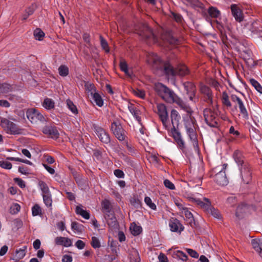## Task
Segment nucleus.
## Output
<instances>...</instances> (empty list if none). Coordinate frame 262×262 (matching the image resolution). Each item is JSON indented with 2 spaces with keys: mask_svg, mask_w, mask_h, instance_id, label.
<instances>
[{
  "mask_svg": "<svg viewBox=\"0 0 262 262\" xmlns=\"http://www.w3.org/2000/svg\"><path fill=\"white\" fill-rule=\"evenodd\" d=\"M180 119L181 116L178 112L176 110H172L170 113V119L172 127H178Z\"/></svg>",
  "mask_w": 262,
  "mask_h": 262,
  "instance_id": "obj_24",
  "label": "nucleus"
},
{
  "mask_svg": "<svg viewBox=\"0 0 262 262\" xmlns=\"http://www.w3.org/2000/svg\"><path fill=\"white\" fill-rule=\"evenodd\" d=\"M231 101L236 104L235 107H238L242 117L245 120L249 119V114L242 100L237 96L232 94L230 96Z\"/></svg>",
  "mask_w": 262,
  "mask_h": 262,
  "instance_id": "obj_11",
  "label": "nucleus"
},
{
  "mask_svg": "<svg viewBox=\"0 0 262 262\" xmlns=\"http://www.w3.org/2000/svg\"><path fill=\"white\" fill-rule=\"evenodd\" d=\"M82 38L89 47L92 46V44L91 43L90 35L89 34L84 33L82 35Z\"/></svg>",
  "mask_w": 262,
  "mask_h": 262,
  "instance_id": "obj_60",
  "label": "nucleus"
},
{
  "mask_svg": "<svg viewBox=\"0 0 262 262\" xmlns=\"http://www.w3.org/2000/svg\"><path fill=\"white\" fill-rule=\"evenodd\" d=\"M34 36L36 39L38 40H41L45 36L44 32L41 31L40 29H36L34 32Z\"/></svg>",
  "mask_w": 262,
  "mask_h": 262,
  "instance_id": "obj_48",
  "label": "nucleus"
},
{
  "mask_svg": "<svg viewBox=\"0 0 262 262\" xmlns=\"http://www.w3.org/2000/svg\"><path fill=\"white\" fill-rule=\"evenodd\" d=\"M250 82L257 92L262 94V86L256 80L251 79Z\"/></svg>",
  "mask_w": 262,
  "mask_h": 262,
  "instance_id": "obj_51",
  "label": "nucleus"
},
{
  "mask_svg": "<svg viewBox=\"0 0 262 262\" xmlns=\"http://www.w3.org/2000/svg\"><path fill=\"white\" fill-rule=\"evenodd\" d=\"M130 229L131 230L132 234L134 236L139 235L142 231L141 227L137 226L135 223H133L131 224Z\"/></svg>",
  "mask_w": 262,
  "mask_h": 262,
  "instance_id": "obj_40",
  "label": "nucleus"
},
{
  "mask_svg": "<svg viewBox=\"0 0 262 262\" xmlns=\"http://www.w3.org/2000/svg\"><path fill=\"white\" fill-rule=\"evenodd\" d=\"M240 176L245 184H249L252 180V172L250 164L247 162L238 166Z\"/></svg>",
  "mask_w": 262,
  "mask_h": 262,
  "instance_id": "obj_10",
  "label": "nucleus"
},
{
  "mask_svg": "<svg viewBox=\"0 0 262 262\" xmlns=\"http://www.w3.org/2000/svg\"><path fill=\"white\" fill-rule=\"evenodd\" d=\"M100 44L102 48L104 50L105 52H110V48L106 40L101 36H100Z\"/></svg>",
  "mask_w": 262,
  "mask_h": 262,
  "instance_id": "obj_50",
  "label": "nucleus"
},
{
  "mask_svg": "<svg viewBox=\"0 0 262 262\" xmlns=\"http://www.w3.org/2000/svg\"><path fill=\"white\" fill-rule=\"evenodd\" d=\"M0 167L6 169H10L12 168V164L8 161H1Z\"/></svg>",
  "mask_w": 262,
  "mask_h": 262,
  "instance_id": "obj_57",
  "label": "nucleus"
},
{
  "mask_svg": "<svg viewBox=\"0 0 262 262\" xmlns=\"http://www.w3.org/2000/svg\"><path fill=\"white\" fill-rule=\"evenodd\" d=\"M144 202L145 204L151 209L156 210L157 207L155 203H154L151 199L148 196H145L144 198Z\"/></svg>",
  "mask_w": 262,
  "mask_h": 262,
  "instance_id": "obj_52",
  "label": "nucleus"
},
{
  "mask_svg": "<svg viewBox=\"0 0 262 262\" xmlns=\"http://www.w3.org/2000/svg\"><path fill=\"white\" fill-rule=\"evenodd\" d=\"M207 213L211 214L212 216H213L215 218L218 219H221V215L220 214V211L217 209H215L212 206L210 207V210H208Z\"/></svg>",
  "mask_w": 262,
  "mask_h": 262,
  "instance_id": "obj_47",
  "label": "nucleus"
},
{
  "mask_svg": "<svg viewBox=\"0 0 262 262\" xmlns=\"http://www.w3.org/2000/svg\"><path fill=\"white\" fill-rule=\"evenodd\" d=\"M42 106L47 110H51L54 108L55 102L50 98H45L42 103Z\"/></svg>",
  "mask_w": 262,
  "mask_h": 262,
  "instance_id": "obj_38",
  "label": "nucleus"
},
{
  "mask_svg": "<svg viewBox=\"0 0 262 262\" xmlns=\"http://www.w3.org/2000/svg\"><path fill=\"white\" fill-rule=\"evenodd\" d=\"M174 255L183 261H186L187 259V255L182 251L177 250L174 252Z\"/></svg>",
  "mask_w": 262,
  "mask_h": 262,
  "instance_id": "obj_54",
  "label": "nucleus"
},
{
  "mask_svg": "<svg viewBox=\"0 0 262 262\" xmlns=\"http://www.w3.org/2000/svg\"><path fill=\"white\" fill-rule=\"evenodd\" d=\"M184 213L185 217L187 219L189 224H191L194 222V220L192 213L187 208H185L182 211Z\"/></svg>",
  "mask_w": 262,
  "mask_h": 262,
  "instance_id": "obj_43",
  "label": "nucleus"
},
{
  "mask_svg": "<svg viewBox=\"0 0 262 262\" xmlns=\"http://www.w3.org/2000/svg\"><path fill=\"white\" fill-rule=\"evenodd\" d=\"M58 72L61 76H67L69 74V68L65 65H61L58 68Z\"/></svg>",
  "mask_w": 262,
  "mask_h": 262,
  "instance_id": "obj_46",
  "label": "nucleus"
},
{
  "mask_svg": "<svg viewBox=\"0 0 262 262\" xmlns=\"http://www.w3.org/2000/svg\"><path fill=\"white\" fill-rule=\"evenodd\" d=\"M134 93L136 96L142 99L144 98L145 96L144 91L139 89L134 90Z\"/></svg>",
  "mask_w": 262,
  "mask_h": 262,
  "instance_id": "obj_61",
  "label": "nucleus"
},
{
  "mask_svg": "<svg viewBox=\"0 0 262 262\" xmlns=\"http://www.w3.org/2000/svg\"><path fill=\"white\" fill-rule=\"evenodd\" d=\"M174 203L180 210L183 211L186 208L184 207L182 201L180 199H175Z\"/></svg>",
  "mask_w": 262,
  "mask_h": 262,
  "instance_id": "obj_63",
  "label": "nucleus"
},
{
  "mask_svg": "<svg viewBox=\"0 0 262 262\" xmlns=\"http://www.w3.org/2000/svg\"><path fill=\"white\" fill-rule=\"evenodd\" d=\"M108 226L112 228H117L118 223L117 219L113 213L106 214L105 216Z\"/></svg>",
  "mask_w": 262,
  "mask_h": 262,
  "instance_id": "obj_28",
  "label": "nucleus"
},
{
  "mask_svg": "<svg viewBox=\"0 0 262 262\" xmlns=\"http://www.w3.org/2000/svg\"><path fill=\"white\" fill-rule=\"evenodd\" d=\"M75 212L77 214L81 215L84 219L88 220L90 219L89 212L84 210L81 206H76Z\"/></svg>",
  "mask_w": 262,
  "mask_h": 262,
  "instance_id": "obj_33",
  "label": "nucleus"
},
{
  "mask_svg": "<svg viewBox=\"0 0 262 262\" xmlns=\"http://www.w3.org/2000/svg\"><path fill=\"white\" fill-rule=\"evenodd\" d=\"M55 244L57 245H62L66 247H69L72 246V241L68 238L62 236H58L55 238Z\"/></svg>",
  "mask_w": 262,
  "mask_h": 262,
  "instance_id": "obj_27",
  "label": "nucleus"
},
{
  "mask_svg": "<svg viewBox=\"0 0 262 262\" xmlns=\"http://www.w3.org/2000/svg\"><path fill=\"white\" fill-rule=\"evenodd\" d=\"M127 107L130 113L134 116V118L137 120L140 124H141V119L140 117V111L131 103H128Z\"/></svg>",
  "mask_w": 262,
  "mask_h": 262,
  "instance_id": "obj_23",
  "label": "nucleus"
},
{
  "mask_svg": "<svg viewBox=\"0 0 262 262\" xmlns=\"http://www.w3.org/2000/svg\"><path fill=\"white\" fill-rule=\"evenodd\" d=\"M169 226L171 231L172 232H181L184 229V226L181 224L180 222L176 219H171L169 223Z\"/></svg>",
  "mask_w": 262,
  "mask_h": 262,
  "instance_id": "obj_20",
  "label": "nucleus"
},
{
  "mask_svg": "<svg viewBox=\"0 0 262 262\" xmlns=\"http://www.w3.org/2000/svg\"><path fill=\"white\" fill-rule=\"evenodd\" d=\"M147 62L153 67L158 68L161 63V59L156 54L148 53L147 55Z\"/></svg>",
  "mask_w": 262,
  "mask_h": 262,
  "instance_id": "obj_19",
  "label": "nucleus"
},
{
  "mask_svg": "<svg viewBox=\"0 0 262 262\" xmlns=\"http://www.w3.org/2000/svg\"><path fill=\"white\" fill-rule=\"evenodd\" d=\"M67 105L68 107V108L74 114H78V110L76 106V105H74V104L73 103V102L68 99L67 100Z\"/></svg>",
  "mask_w": 262,
  "mask_h": 262,
  "instance_id": "obj_49",
  "label": "nucleus"
},
{
  "mask_svg": "<svg viewBox=\"0 0 262 262\" xmlns=\"http://www.w3.org/2000/svg\"><path fill=\"white\" fill-rule=\"evenodd\" d=\"M32 214L34 216L42 214L41 208L38 204H36L32 207Z\"/></svg>",
  "mask_w": 262,
  "mask_h": 262,
  "instance_id": "obj_45",
  "label": "nucleus"
},
{
  "mask_svg": "<svg viewBox=\"0 0 262 262\" xmlns=\"http://www.w3.org/2000/svg\"><path fill=\"white\" fill-rule=\"evenodd\" d=\"M91 97L94 102L99 107H101L103 105V100L101 96V95L98 93H94L93 95L91 96Z\"/></svg>",
  "mask_w": 262,
  "mask_h": 262,
  "instance_id": "obj_34",
  "label": "nucleus"
},
{
  "mask_svg": "<svg viewBox=\"0 0 262 262\" xmlns=\"http://www.w3.org/2000/svg\"><path fill=\"white\" fill-rule=\"evenodd\" d=\"M120 70L125 73L126 75L129 77L133 76V73L132 70H129L128 68V66L126 62L124 60H121L120 62Z\"/></svg>",
  "mask_w": 262,
  "mask_h": 262,
  "instance_id": "obj_30",
  "label": "nucleus"
},
{
  "mask_svg": "<svg viewBox=\"0 0 262 262\" xmlns=\"http://www.w3.org/2000/svg\"><path fill=\"white\" fill-rule=\"evenodd\" d=\"M102 207L106 214L111 213V205L110 202L108 200H104L102 201Z\"/></svg>",
  "mask_w": 262,
  "mask_h": 262,
  "instance_id": "obj_41",
  "label": "nucleus"
},
{
  "mask_svg": "<svg viewBox=\"0 0 262 262\" xmlns=\"http://www.w3.org/2000/svg\"><path fill=\"white\" fill-rule=\"evenodd\" d=\"M8 160L10 161H14L17 162H22L25 164H27L29 165H32L33 164L32 162L28 160L22 159L19 158H15V157H9L7 158Z\"/></svg>",
  "mask_w": 262,
  "mask_h": 262,
  "instance_id": "obj_53",
  "label": "nucleus"
},
{
  "mask_svg": "<svg viewBox=\"0 0 262 262\" xmlns=\"http://www.w3.org/2000/svg\"><path fill=\"white\" fill-rule=\"evenodd\" d=\"M114 175L118 178H123L124 177V173L120 169H116L114 171Z\"/></svg>",
  "mask_w": 262,
  "mask_h": 262,
  "instance_id": "obj_62",
  "label": "nucleus"
},
{
  "mask_svg": "<svg viewBox=\"0 0 262 262\" xmlns=\"http://www.w3.org/2000/svg\"><path fill=\"white\" fill-rule=\"evenodd\" d=\"M111 130L119 141H125L126 138L125 131L119 122L114 121L112 123Z\"/></svg>",
  "mask_w": 262,
  "mask_h": 262,
  "instance_id": "obj_9",
  "label": "nucleus"
},
{
  "mask_svg": "<svg viewBox=\"0 0 262 262\" xmlns=\"http://www.w3.org/2000/svg\"><path fill=\"white\" fill-rule=\"evenodd\" d=\"M230 8L232 15L236 21L241 23L244 20V15L239 7L235 4H232L231 5Z\"/></svg>",
  "mask_w": 262,
  "mask_h": 262,
  "instance_id": "obj_17",
  "label": "nucleus"
},
{
  "mask_svg": "<svg viewBox=\"0 0 262 262\" xmlns=\"http://www.w3.org/2000/svg\"><path fill=\"white\" fill-rule=\"evenodd\" d=\"M14 181L21 188H24L26 187L25 182L21 179L16 178L14 179Z\"/></svg>",
  "mask_w": 262,
  "mask_h": 262,
  "instance_id": "obj_59",
  "label": "nucleus"
},
{
  "mask_svg": "<svg viewBox=\"0 0 262 262\" xmlns=\"http://www.w3.org/2000/svg\"><path fill=\"white\" fill-rule=\"evenodd\" d=\"M95 133L100 141L104 144L110 143L111 139L109 134L102 127L97 125H93Z\"/></svg>",
  "mask_w": 262,
  "mask_h": 262,
  "instance_id": "obj_12",
  "label": "nucleus"
},
{
  "mask_svg": "<svg viewBox=\"0 0 262 262\" xmlns=\"http://www.w3.org/2000/svg\"><path fill=\"white\" fill-rule=\"evenodd\" d=\"M159 262H168L167 256L162 253H161L158 256Z\"/></svg>",
  "mask_w": 262,
  "mask_h": 262,
  "instance_id": "obj_64",
  "label": "nucleus"
},
{
  "mask_svg": "<svg viewBox=\"0 0 262 262\" xmlns=\"http://www.w3.org/2000/svg\"><path fill=\"white\" fill-rule=\"evenodd\" d=\"M38 186L41 191L42 195H43V194H47L51 193L48 186L45 182L42 181H39Z\"/></svg>",
  "mask_w": 262,
  "mask_h": 262,
  "instance_id": "obj_37",
  "label": "nucleus"
},
{
  "mask_svg": "<svg viewBox=\"0 0 262 262\" xmlns=\"http://www.w3.org/2000/svg\"><path fill=\"white\" fill-rule=\"evenodd\" d=\"M156 90L159 95L165 101L173 103H176L182 109L187 113H191V108L187 105L172 90L162 83L156 85Z\"/></svg>",
  "mask_w": 262,
  "mask_h": 262,
  "instance_id": "obj_1",
  "label": "nucleus"
},
{
  "mask_svg": "<svg viewBox=\"0 0 262 262\" xmlns=\"http://www.w3.org/2000/svg\"><path fill=\"white\" fill-rule=\"evenodd\" d=\"M183 85L188 96L189 99L192 101L195 102V96L196 94V87L193 83L187 81L183 83Z\"/></svg>",
  "mask_w": 262,
  "mask_h": 262,
  "instance_id": "obj_16",
  "label": "nucleus"
},
{
  "mask_svg": "<svg viewBox=\"0 0 262 262\" xmlns=\"http://www.w3.org/2000/svg\"><path fill=\"white\" fill-rule=\"evenodd\" d=\"M164 185L168 189L170 190H174L175 186L169 180L166 179L164 181Z\"/></svg>",
  "mask_w": 262,
  "mask_h": 262,
  "instance_id": "obj_58",
  "label": "nucleus"
},
{
  "mask_svg": "<svg viewBox=\"0 0 262 262\" xmlns=\"http://www.w3.org/2000/svg\"><path fill=\"white\" fill-rule=\"evenodd\" d=\"M27 248V247L26 246H24L18 250H16L12 259L15 261H19L20 259L23 258L26 255Z\"/></svg>",
  "mask_w": 262,
  "mask_h": 262,
  "instance_id": "obj_26",
  "label": "nucleus"
},
{
  "mask_svg": "<svg viewBox=\"0 0 262 262\" xmlns=\"http://www.w3.org/2000/svg\"><path fill=\"white\" fill-rule=\"evenodd\" d=\"M245 28L254 34L260 35V30L258 27L256 21L251 20L248 22L245 26Z\"/></svg>",
  "mask_w": 262,
  "mask_h": 262,
  "instance_id": "obj_22",
  "label": "nucleus"
},
{
  "mask_svg": "<svg viewBox=\"0 0 262 262\" xmlns=\"http://www.w3.org/2000/svg\"><path fill=\"white\" fill-rule=\"evenodd\" d=\"M157 114L162 124L166 129H169L168 116L166 106L165 104L160 103L157 106Z\"/></svg>",
  "mask_w": 262,
  "mask_h": 262,
  "instance_id": "obj_8",
  "label": "nucleus"
},
{
  "mask_svg": "<svg viewBox=\"0 0 262 262\" xmlns=\"http://www.w3.org/2000/svg\"><path fill=\"white\" fill-rule=\"evenodd\" d=\"M12 91L11 85L8 83L0 84V93L6 94Z\"/></svg>",
  "mask_w": 262,
  "mask_h": 262,
  "instance_id": "obj_44",
  "label": "nucleus"
},
{
  "mask_svg": "<svg viewBox=\"0 0 262 262\" xmlns=\"http://www.w3.org/2000/svg\"><path fill=\"white\" fill-rule=\"evenodd\" d=\"M177 127H171L170 129V124H169V129H167L169 132V135L171 136L178 147L180 149H183L185 147L184 141L182 139L181 133L177 129Z\"/></svg>",
  "mask_w": 262,
  "mask_h": 262,
  "instance_id": "obj_15",
  "label": "nucleus"
},
{
  "mask_svg": "<svg viewBox=\"0 0 262 262\" xmlns=\"http://www.w3.org/2000/svg\"><path fill=\"white\" fill-rule=\"evenodd\" d=\"M91 245L95 249L98 248L100 247V243L97 237L95 236L92 237Z\"/></svg>",
  "mask_w": 262,
  "mask_h": 262,
  "instance_id": "obj_55",
  "label": "nucleus"
},
{
  "mask_svg": "<svg viewBox=\"0 0 262 262\" xmlns=\"http://www.w3.org/2000/svg\"><path fill=\"white\" fill-rule=\"evenodd\" d=\"M139 35L151 42H156L158 40L157 36L154 34L151 29L146 25L143 24L138 31Z\"/></svg>",
  "mask_w": 262,
  "mask_h": 262,
  "instance_id": "obj_7",
  "label": "nucleus"
},
{
  "mask_svg": "<svg viewBox=\"0 0 262 262\" xmlns=\"http://www.w3.org/2000/svg\"><path fill=\"white\" fill-rule=\"evenodd\" d=\"M43 201L45 205L47 207H50L52 209V198L51 193L47 194H43L42 195Z\"/></svg>",
  "mask_w": 262,
  "mask_h": 262,
  "instance_id": "obj_39",
  "label": "nucleus"
},
{
  "mask_svg": "<svg viewBox=\"0 0 262 262\" xmlns=\"http://www.w3.org/2000/svg\"><path fill=\"white\" fill-rule=\"evenodd\" d=\"M208 13L211 18H217L221 15L220 11L216 8L210 7L208 9Z\"/></svg>",
  "mask_w": 262,
  "mask_h": 262,
  "instance_id": "obj_35",
  "label": "nucleus"
},
{
  "mask_svg": "<svg viewBox=\"0 0 262 262\" xmlns=\"http://www.w3.org/2000/svg\"><path fill=\"white\" fill-rule=\"evenodd\" d=\"M27 117L32 123H36L37 121H46L45 117L37 110L31 108L27 111Z\"/></svg>",
  "mask_w": 262,
  "mask_h": 262,
  "instance_id": "obj_13",
  "label": "nucleus"
},
{
  "mask_svg": "<svg viewBox=\"0 0 262 262\" xmlns=\"http://www.w3.org/2000/svg\"><path fill=\"white\" fill-rule=\"evenodd\" d=\"M191 199H193L194 201V203L200 206L206 212L210 210L211 207L210 201L206 198H203V200L195 198H191Z\"/></svg>",
  "mask_w": 262,
  "mask_h": 262,
  "instance_id": "obj_18",
  "label": "nucleus"
},
{
  "mask_svg": "<svg viewBox=\"0 0 262 262\" xmlns=\"http://www.w3.org/2000/svg\"><path fill=\"white\" fill-rule=\"evenodd\" d=\"M227 165V164H224L222 167L218 166L212 170L210 176L213 178L214 181L220 186H225L228 183L225 171Z\"/></svg>",
  "mask_w": 262,
  "mask_h": 262,
  "instance_id": "obj_4",
  "label": "nucleus"
},
{
  "mask_svg": "<svg viewBox=\"0 0 262 262\" xmlns=\"http://www.w3.org/2000/svg\"><path fill=\"white\" fill-rule=\"evenodd\" d=\"M20 206L18 204L15 203L10 207V212L11 214H16L20 211Z\"/></svg>",
  "mask_w": 262,
  "mask_h": 262,
  "instance_id": "obj_56",
  "label": "nucleus"
},
{
  "mask_svg": "<svg viewBox=\"0 0 262 262\" xmlns=\"http://www.w3.org/2000/svg\"><path fill=\"white\" fill-rule=\"evenodd\" d=\"M210 107L206 108L203 111V115L206 123L210 127L217 128L219 126L220 119L219 117L218 105H210Z\"/></svg>",
  "mask_w": 262,
  "mask_h": 262,
  "instance_id": "obj_3",
  "label": "nucleus"
},
{
  "mask_svg": "<svg viewBox=\"0 0 262 262\" xmlns=\"http://www.w3.org/2000/svg\"><path fill=\"white\" fill-rule=\"evenodd\" d=\"M85 91L89 95H93L94 93H96L97 92L96 88L93 83L89 82H86L84 85Z\"/></svg>",
  "mask_w": 262,
  "mask_h": 262,
  "instance_id": "obj_32",
  "label": "nucleus"
},
{
  "mask_svg": "<svg viewBox=\"0 0 262 262\" xmlns=\"http://www.w3.org/2000/svg\"><path fill=\"white\" fill-rule=\"evenodd\" d=\"M251 244L253 249L262 257V240L260 239H253L251 241Z\"/></svg>",
  "mask_w": 262,
  "mask_h": 262,
  "instance_id": "obj_29",
  "label": "nucleus"
},
{
  "mask_svg": "<svg viewBox=\"0 0 262 262\" xmlns=\"http://www.w3.org/2000/svg\"><path fill=\"white\" fill-rule=\"evenodd\" d=\"M200 91L204 95V101L209 105H213V94L210 88L204 84H201L200 86Z\"/></svg>",
  "mask_w": 262,
  "mask_h": 262,
  "instance_id": "obj_14",
  "label": "nucleus"
},
{
  "mask_svg": "<svg viewBox=\"0 0 262 262\" xmlns=\"http://www.w3.org/2000/svg\"><path fill=\"white\" fill-rule=\"evenodd\" d=\"M1 125L6 133L10 135H20L24 131L23 129L7 119H3L1 120Z\"/></svg>",
  "mask_w": 262,
  "mask_h": 262,
  "instance_id": "obj_6",
  "label": "nucleus"
},
{
  "mask_svg": "<svg viewBox=\"0 0 262 262\" xmlns=\"http://www.w3.org/2000/svg\"><path fill=\"white\" fill-rule=\"evenodd\" d=\"M36 8V5H32L28 8H27L24 14L22 16V18L23 20L27 19L28 17L30 15H31L34 12Z\"/></svg>",
  "mask_w": 262,
  "mask_h": 262,
  "instance_id": "obj_36",
  "label": "nucleus"
},
{
  "mask_svg": "<svg viewBox=\"0 0 262 262\" xmlns=\"http://www.w3.org/2000/svg\"><path fill=\"white\" fill-rule=\"evenodd\" d=\"M193 113L191 110V113H187V115L183 117V122L186 133L191 140L194 149L195 151L199 152V148L196 132L197 124L195 118L191 116Z\"/></svg>",
  "mask_w": 262,
  "mask_h": 262,
  "instance_id": "obj_2",
  "label": "nucleus"
},
{
  "mask_svg": "<svg viewBox=\"0 0 262 262\" xmlns=\"http://www.w3.org/2000/svg\"><path fill=\"white\" fill-rule=\"evenodd\" d=\"M183 2L187 6H190L193 8H203V5L199 0H182Z\"/></svg>",
  "mask_w": 262,
  "mask_h": 262,
  "instance_id": "obj_31",
  "label": "nucleus"
},
{
  "mask_svg": "<svg viewBox=\"0 0 262 262\" xmlns=\"http://www.w3.org/2000/svg\"><path fill=\"white\" fill-rule=\"evenodd\" d=\"M222 101L224 105L228 107L231 106L232 104L230 101L229 98L226 92H223L222 96Z\"/></svg>",
  "mask_w": 262,
  "mask_h": 262,
  "instance_id": "obj_42",
  "label": "nucleus"
},
{
  "mask_svg": "<svg viewBox=\"0 0 262 262\" xmlns=\"http://www.w3.org/2000/svg\"><path fill=\"white\" fill-rule=\"evenodd\" d=\"M42 133L53 139L58 138L59 133L56 127L52 126H46L42 128Z\"/></svg>",
  "mask_w": 262,
  "mask_h": 262,
  "instance_id": "obj_21",
  "label": "nucleus"
},
{
  "mask_svg": "<svg viewBox=\"0 0 262 262\" xmlns=\"http://www.w3.org/2000/svg\"><path fill=\"white\" fill-rule=\"evenodd\" d=\"M233 158L237 164L238 167L247 162L245 161L243 153L238 150H236L234 152L233 154Z\"/></svg>",
  "mask_w": 262,
  "mask_h": 262,
  "instance_id": "obj_25",
  "label": "nucleus"
},
{
  "mask_svg": "<svg viewBox=\"0 0 262 262\" xmlns=\"http://www.w3.org/2000/svg\"><path fill=\"white\" fill-rule=\"evenodd\" d=\"M164 70L165 74L168 76L183 77L189 74L188 68L184 64H179L173 68L169 63H165L164 65Z\"/></svg>",
  "mask_w": 262,
  "mask_h": 262,
  "instance_id": "obj_5",
  "label": "nucleus"
}]
</instances>
